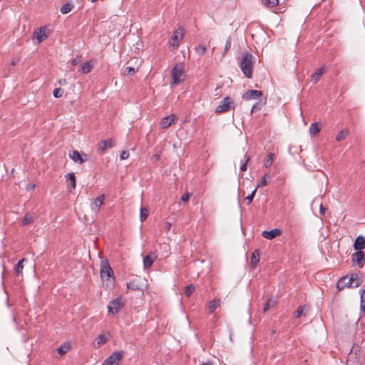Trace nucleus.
Wrapping results in <instances>:
<instances>
[{
	"label": "nucleus",
	"mask_w": 365,
	"mask_h": 365,
	"mask_svg": "<svg viewBox=\"0 0 365 365\" xmlns=\"http://www.w3.org/2000/svg\"><path fill=\"white\" fill-rule=\"evenodd\" d=\"M100 273L102 280H106V287L112 289L115 284L114 273L106 259L101 261Z\"/></svg>",
	"instance_id": "nucleus-1"
},
{
	"label": "nucleus",
	"mask_w": 365,
	"mask_h": 365,
	"mask_svg": "<svg viewBox=\"0 0 365 365\" xmlns=\"http://www.w3.org/2000/svg\"><path fill=\"white\" fill-rule=\"evenodd\" d=\"M254 66V59L251 53H247L240 62V68L245 77L252 78Z\"/></svg>",
	"instance_id": "nucleus-2"
},
{
	"label": "nucleus",
	"mask_w": 365,
	"mask_h": 365,
	"mask_svg": "<svg viewBox=\"0 0 365 365\" xmlns=\"http://www.w3.org/2000/svg\"><path fill=\"white\" fill-rule=\"evenodd\" d=\"M356 279V276L353 274L350 277L347 276L341 277L336 284V288L338 290H342L347 287H358L360 285V282H356L355 284L354 281Z\"/></svg>",
	"instance_id": "nucleus-3"
},
{
	"label": "nucleus",
	"mask_w": 365,
	"mask_h": 365,
	"mask_svg": "<svg viewBox=\"0 0 365 365\" xmlns=\"http://www.w3.org/2000/svg\"><path fill=\"white\" fill-rule=\"evenodd\" d=\"M172 79L173 84H179L184 80L183 78V65L182 63H177L173 68L172 71Z\"/></svg>",
	"instance_id": "nucleus-4"
},
{
	"label": "nucleus",
	"mask_w": 365,
	"mask_h": 365,
	"mask_svg": "<svg viewBox=\"0 0 365 365\" xmlns=\"http://www.w3.org/2000/svg\"><path fill=\"white\" fill-rule=\"evenodd\" d=\"M125 302L122 297H117L112 300L108 306V313L112 314V315H115L123 308Z\"/></svg>",
	"instance_id": "nucleus-5"
},
{
	"label": "nucleus",
	"mask_w": 365,
	"mask_h": 365,
	"mask_svg": "<svg viewBox=\"0 0 365 365\" xmlns=\"http://www.w3.org/2000/svg\"><path fill=\"white\" fill-rule=\"evenodd\" d=\"M184 37V30L182 28H179L174 31L173 34L169 40V44L174 48H177L179 46V43L182 40Z\"/></svg>",
	"instance_id": "nucleus-6"
},
{
	"label": "nucleus",
	"mask_w": 365,
	"mask_h": 365,
	"mask_svg": "<svg viewBox=\"0 0 365 365\" xmlns=\"http://www.w3.org/2000/svg\"><path fill=\"white\" fill-rule=\"evenodd\" d=\"M232 104L233 101L231 98L225 97L220 102L218 106L215 109V113H221L226 112L230 109Z\"/></svg>",
	"instance_id": "nucleus-7"
},
{
	"label": "nucleus",
	"mask_w": 365,
	"mask_h": 365,
	"mask_svg": "<svg viewBox=\"0 0 365 365\" xmlns=\"http://www.w3.org/2000/svg\"><path fill=\"white\" fill-rule=\"evenodd\" d=\"M124 355L123 351H114L109 357L104 361L107 365H118L120 361Z\"/></svg>",
	"instance_id": "nucleus-8"
},
{
	"label": "nucleus",
	"mask_w": 365,
	"mask_h": 365,
	"mask_svg": "<svg viewBox=\"0 0 365 365\" xmlns=\"http://www.w3.org/2000/svg\"><path fill=\"white\" fill-rule=\"evenodd\" d=\"M115 142L112 138L101 140L98 143V151L103 153L108 148H113Z\"/></svg>",
	"instance_id": "nucleus-9"
},
{
	"label": "nucleus",
	"mask_w": 365,
	"mask_h": 365,
	"mask_svg": "<svg viewBox=\"0 0 365 365\" xmlns=\"http://www.w3.org/2000/svg\"><path fill=\"white\" fill-rule=\"evenodd\" d=\"M69 157L73 162L80 164L83 163L88 160V155L86 154L81 155L78 150H73L69 153Z\"/></svg>",
	"instance_id": "nucleus-10"
},
{
	"label": "nucleus",
	"mask_w": 365,
	"mask_h": 365,
	"mask_svg": "<svg viewBox=\"0 0 365 365\" xmlns=\"http://www.w3.org/2000/svg\"><path fill=\"white\" fill-rule=\"evenodd\" d=\"M178 119V117L175 114H171L168 116H165L163 118L160 125L163 129H166L169 128L173 123H175Z\"/></svg>",
	"instance_id": "nucleus-11"
},
{
	"label": "nucleus",
	"mask_w": 365,
	"mask_h": 365,
	"mask_svg": "<svg viewBox=\"0 0 365 365\" xmlns=\"http://www.w3.org/2000/svg\"><path fill=\"white\" fill-rule=\"evenodd\" d=\"M262 96V93L260 91L248 90L242 95V98L245 100L257 99Z\"/></svg>",
	"instance_id": "nucleus-12"
},
{
	"label": "nucleus",
	"mask_w": 365,
	"mask_h": 365,
	"mask_svg": "<svg viewBox=\"0 0 365 365\" xmlns=\"http://www.w3.org/2000/svg\"><path fill=\"white\" fill-rule=\"evenodd\" d=\"M282 234V230L277 228L269 230V231H263L262 233V236L268 240H272Z\"/></svg>",
	"instance_id": "nucleus-13"
},
{
	"label": "nucleus",
	"mask_w": 365,
	"mask_h": 365,
	"mask_svg": "<svg viewBox=\"0 0 365 365\" xmlns=\"http://www.w3.org/2000/svg\"><path fill=\"white\" fill-rule=\"evenodd\" d=\"M105 200V195H101L96 197L94 201L91 203V209L92 210L97 212L101 208V205L103 204Z\"/></svg>",
	"instance_id": "nucleus-14"
},
{
	"label": "nucleus",
	"mask_w": 365,
	"mask_h": 365,
	"mask_svg": "<svg viewBox=\"0 0 365 365\" xmlns=\"http://www.w3.org/2000/svg\"><path fill=\"white\" fill-rule=\"evenodd\" d=\"M365 247V238L362 236H358L354 243V249L356 251H362Z\"/></svg>",
	"instance_id": "nucleus-15"
},
{
	"label": "nucleus",
	"mask_w": 365,
	"mask_h": 365,
	"mask_svg": "<svg viewBox=\"0 0 365 365\" xmlns=\"http://www.w3.org/2000/svg\"><path fill=\"white\" fill-rule=\"evenodd\" d=\"M365 259V254L363 251H356L351 255V259L354 263L360 265L361 262Z\"/></svg>",
	"instance_id": "nucleus-16"
},
{
	"label": "nucleus",
	"mask_w": 365,
	"mask_h": 365,
	"mask_svg": "<svg viewBox=\"0 0 365 365\" xmlns=\"http://www.w3.org/2000/svg\"><path fill=\"white\" fill-rule=\"evenodd\" d=\"M346 365H361L360 360L356 356V354H352L351 353H350L348 355Z\"/></svg>",
	"instance_id": "nucleus-17"
},
{
	"label": "nucleus",
	"mask_w": 365,
	"mask_h": 365,
	"mask_svg": "<svg viewBox=\"0 0 365 365\" xmlns=\"http://www.w3.org/2000/svg\"><path fill=\"white\" fill-rule=\"evenodd\" d=\"M93 67V64L92 61H88L81 65L80 71H81L84 74H87L91 71Z\"/></svg>",
	"instance_id": "nucleus-18"
},
{
	"label": "nucleus",
	"mask_w": 365,
	"mask_h": 365,
	"mask_svg": "<svg viewBox=\"0 0 365 365\" xmlns=\"http://www.w3.org/2000/svg\"><path fill=\"white\" fill-rule=\"evenodd\" d=\"M66 178H67V180L69 181L68 182V187L70 189H75L76 186V176L73 173H68Z\"/></svg>",
	"instance_id": "nucleus-19"
},
{
	"label": "nucleus",
	"mask_w": 365,
	"mask_h": 365,
	"mask_svg": "<svg viewBox=\"0 0 365 365\" xmlns=\"http://www.w3.org/2000/svg\"><path fill=\"white\" fill-rule=\"evenodd\" d=\"M38 43L43 41V40L46 37L45 28L41 27L38 31H36L34 33Z\"/></svg>",
	"instance_id": "nucleus-20"
},
{
	"label": "nucleus",
	"mask_w": 365,
	"mask_h": 365,
	"mask_svg": "<svg viewBox=\"0 0 365 365\" xmlns=\"http://www.w3.org/2000/svg\"><path fill=\"white\" fill-rule=\"evenodd\" d=\"M220 305V299H213L210 302L208 305V310L210 313H213L216 309Z\"/></svg>",
	"instance_id": "nucleus-21"
},
{
	"label": "nucleus",
	"mask_w": 365,
	"mask_h": 365,
	"mask_svg": "<svg viewBox=\"0 0 365 365\" xmlns=\"http://www.w3.org/2000/svg\"><path fill=\"white\" fill-rule=\"evenodd\" d=\"M324 72L325 69L324 67L318 68L312 76V81L315 83L317 82Z\"/></svg>",
	"instance_id": "nucleus-22"
},
{
	"label": "nucleus",
	"mask_w": 365,
	"mask_h": 365,
	"mask_svg": "<svg viewBox=\"0 0 365 365\" xmlns=\"http://www.w3.org/2000/svg\"><path fill=\"white\" fill-rule=\"evenodd\" d=\"M260 258L259 252L257 250H254L251 256V264L253 267L256 266Z\"/></svg>",
	"instance_id": "nucleus-23"
},
{
	"label": "nucleus",
	"mask_w": 365,
	"mask_h": 365,
	"mask_svg": "<svg viewBox=\"0 0 365 365\" xmlns=\"http://www.w3.org/2000/svg\"><path fill=\"white\" fill-rule=\"evenodd\" d=\"M321 128L317 123H312L309 127V133L311 135H316L320 132Z\"/></svg>",
	"instance_id": "nucleus-24"
},
{
	"label": "nucleus",
	"mask_w": 365,
	"mask_h": 365,
	"mask_svg": "<svg viewBox=\"0 0 365 365\" xmlns=\"http://www.w3.org/2000/svg\"><path fill=\"white\" fill-rule=\"evenodd\" d=\"M127 289L133 290V291H138L140 290L141 287L139 285L138 282L136 280L130 281V282L127 283Z\"/></svg>",
	"instance_id": "nucleus-25"
},
{
	"label": "nucleus",
	"mask_w": 365,
	"mask_h": 365,
	"mask_svg": "<svg viewBox=\"0 0 365 365\" xmlns=\"http://www.w3.org/2000/svg\"><path fill=\"white\" fill-rule=\"evenodd\" d=\"M26 261V259L25 258H23L21 259H20L19 261V262L15 265L14 267V272L16 274H19L20 273L22 272V270L24 269V264L23 263Z\"/></svg>",
	"instance_id": "nucleus-26"
},
{
	"label": "nucleus",
	"mask_w": 365,
	"mask_h": 365,
	"mask_svg": "<svg viewBox=\"0 0 365 365\" xmlns=\"http://www.w3.org/2000/svg\"><path fill=\"white\" fill-rule=\"evenodd\" d=\"M73 8V5L71 3H66L61 6V8L60 9V11L63 14H66L69 13Z\"/></svg>",
	"instance_id": "nucleus-27"
},
{
	"label": "nucleus",
	"mask_w": 365,
	"mask_h": 365,
	"mask_svg": "<svg viewBox=\"0 0 365 365\" xmlns=\"http://www.w3.org/2000/svg\"><path fill=\"white\" fill-rule=\"evenodd\" d=\"M69 349H70L69 344H63V345H61L60 347H58L56 349V351L58 352V354H59L61 356H62V355H64L65 354H66Z\"/></svg>",
	"instance_id": "nucleus-28"
},
{
	"label": "nucleus",
	"mask_w": 365,
	"mask_h": 365,
	"mask_svg": "<svg viewBox=\"0 0 365 365\" xmlns=\"http://www.w3.org/2000/svg\"><path fill=\"white\" fill-rule=\"evenodd\" d=\"M273 158H274V154L272 153H269L266 158L264 160V166L266 168H269L272 165L273 163Z\"/></svg>",
	"instance_id": "nucleus-29"
},
{
	"label": "nucleus",
	"mask_w": 365,
	"mask_h": 365,
	"mask_svg": "<svg viewBox=\"0 0 365 365\" xmlns=\"http://www.w3.org/2000/svg\"><path fill=\"white\" fill-rule=\"evenodd\" d=\"M153 263V259L150 255H146L143 258V265L145 269L150 268Z\"/></svg>",
	"instance_id": "nucleus-30"
},
{
	"label": "nucleus",
	"mask_w": 365,
	"mask_h": 365,
	"mask_svg": "<svg viewBox=\"0 0 365 365\" xmlns=\"http://www.w3.org/2000/svg\"><path fill=\"white\" fill-rule=\"evenodd\" d=\"M148 209L147 207H142L140 210V220L143 222H144L148 216Z\"/></svg>",
	"instance_id": "nucleus-31"
},
{
	"label": "nucleus",
	"mask_w": 365,
	"mask_h": 365,
	"mask_svg": "<svg viewBox=\"0 0 365 365\" xmlns=\"http://www.w3.org/2000/svg\"><path fill=\"white\" fill-rule=\"evenodd\" d=\"M262 4L267 7H274L278 5L279 0H262Z\"/></svg>",
	"instance_id": "nucleus-32"
},
{
	"label": "nucleus",
	"mask_w": 365,
	"mask_h": 365,
	"mask_svg": "<svg viewBox=\"0 0 365 365\" xmlns=\"http://www.w3.org/2000/svg\"><path fill=\"white\" fill-rule=\"evenodd\" d=\"M349 133V130L346 129H344L341 130L336 135V140L339 142L345 139V138L347 136Z\"/></svg>",
	"instance_id": "nucleus-33"
},
{
	"label": "nucleus",
	"mask_w": 365,
	"mask_h": 365,
	"mask_svg": "<svg viewBox=\"0 0 365 365\" xmlns=\"http://www.w3.org/2000/svg\"><path fill=\"white\" fill-rule=\"evenodd\" d=\"M231 43H232V38L230 36H229L226 40L225 49L222 52V56H225L226 55V53L229 51V50L231 48Z\"/></svg>",
	"instance_id": "nucleus-34"
},
{
	"label": "nucleus",
	"mask_w": 365,
	"mask_h": 365,
	"mask_svg": "<svg viewBox=\"0 0 365 365\" xmlns=\"http://www.w3.org/2000/svg\"><path fill=\"white\" fill-rule=\"evenodd\" d=\"M184 289H185V294L186 295V297H189L191 296V294L194 292L195 287L192 284H189V285H187L186 287H185Z\"/></svg>",
	"instance_id": "nucleus-35"
},
{
	"label": "nucleus",
	"mask_w": 365,
	"mask_h": 365,
	"mask_svg": "<svg viewBox=\"0 0 365 365\" xmlns=\"http://www.w3.org/2000/svg\"><path fill=\"white\" fill-rule=\"evenodd\" d=\"M306 308V306H304V307H299L295 313H294V317L296 318H299L302 316H305L306 314L304 312V309Z\"/></svg>",
	"instance_id": "nucleus-36"
},
{
	"label": "nucleus",
	"mask_w": 365,
	"mask_h": 365,
	"mask_svg": "<svg viewBox=\"0 0 365 365\" xmlns=\"http://www.w3.org/2000/svg\"><path fill=\"white\" fill-rule=\"evenodd\" d=\"M195 50L198 55L203 56L207 50V48L203 45H198L195 46Z\"/></svg>",
	"instance_id": "nucleus-37"
},
{
	"label": "nucleus",
	"mask_w": 365,
	"mask_h": 365,
	"mask_svg": "<svg viewBox=\"0 0 365 365\" xmlns=\"http://www.w3.org/2000/svg\"><path fill=\"white\" fill-rule=\"evenodd\" d=\"M135 70L133 67L127 66L123 71V75L132 76L135 74Z\"/></svg>",
	"instance_id": "nucleus-38"
},
{
	"label": "nucleus",
	"mask_w": 365,
	"mask_h": 365,
	"mask_svg": "<svg viewBox=\"0 0 365 365\" xmlns=\"http://www.w3.org/2000/svg\"><path fill=\"white\" fill-rule=\"evenodd\" d=\"M33 222V218L29 215H26L21 220V224L24 226L28 225Z\"/></svg>",
	"instance_id": "nucleus-39"
},
{
	"label": "nucleus",
	"mask_w": 365,
	"mask_h": 365,
	"mask_svg": "<svg viewBox=\"0 0 365 365\" xmlns=\"http://www.w3.org/2000/svg\"><path fill=\"white\" fill-rule=\"evenodd\" d=\"M107 338L104 334H100L97 338V344L98 346L104 344L107 342Z\"/></svg>",
	"instance_id": "nucleus-40"
},
{
	"label": "nucleus",
	"mask_w": 365,
	"mask_h": 365,
	"mask_svg": "<svg viewBox=\"0 0 365 365\" xmlns=\"http://www.w3.org/2000/svg\"><path fill=\"white\" fill-rule=\"evenodd\" d=\"M256 191H257V187H255L254 189V190L251 192V194H250L248 196L246 197L245 200L247 201L248 205L252 202L254 197L255 195Z\"/></svg>",
	"instance_id": "nucleus-41"
},
{
	"label": "nucleus",
	"mask_w": 365,
	"mask_h": 365,
	"mask_svg": "<svg viewBox=\"0 0 365 365\" xmlns=\"http://www.w3.org/2000/svg\"><path fill=\"white\" fill-rule=\"evenodd\" d=\"M63 94V90L61 88H57L53 91V96L55 98H60Z\"/></svg>",
	"instance_id": "nucleus-42"
},
{
	"label": "nucleus",
	"mask_w": 365,
	"mask_h": 365,
	"mask_svg": "<svg viewBox=\"0 0 365 365\" xmlns=\"http://www.w3.org/2000/svg\"><path fill=\"white\" fill-rule=\"evenodd\" d=\"M245 163L241 165L240 170L241 171H245L247 168V163L250 161V158L245 155Z\"/></svg>",
	"instance_id": "nucleus-43"
},
{
	"label": "nucleus",
	"mask_w": 365,
	"mask_h": 365,
	"mask_svg": "<svg viewBox=\"0 0 365 365\" xmlns=\"http://www.w3.org/2000/svg\"><path fill=\"white\" fill-rule=\"evenodd\" d=\"M266 175H264L262 178L261 179V181L258 184L257 187H263V186H265L267 185V179H266Z\"/></svg>",
	"instance_id": "nucleus-44"
},
{
	"label": "nucleus",
	"mask_w": 365,
	"mask_h": 365,
	"mask_svg": "<svg viewBox=\"0 0 365 365\" xmlns=\"http://www.w3.org/2000/svg\"><path fill=\"white\" fill-rule=\"evenodd\" d=\"M262 104L260 103H256L252 108L251 112L253 113L261 109Z\"/></svg>",
	"instance_id": "nucleus-45"
},
{
	"label": "nucleus",
	"mask_w": 365,
	"mask_h": 365,
	"mask_svg": "<svg viewBox=\"0 0 365 365\" xmlns=\"http://www.w3.org/2000/svg\"><path fill=\"white\" fill-rule=\"evenodd\" d=\"M171 227H172V223L171 222H166L165 223V225L163 227V229L165 230V232H168L170 231V230L171 229Z\"/></svg>",
	"instance_id": "nucleus-46"
},
{
	"label": "nucleus",
	"mask_w": 365,
	"mask_h": 365,
	"mask_svg": "<svg viewBox=\"0 0 365 365\" xmlns=\"http://www.w3.org/2000/svg\"><path fill=\"white\" fill-rule=\"evenodd\" d=\"M190 194L188 192L184 193L181 197V200L184 202H187L189 200Z\"/></svg>",
	"instance_id": "nucleus-47"
},
{
	"label": "nucleus",
	"mask_w": 365,
	"mask_h": 365,
	"mask_svg": "<svg viewBox=\"0 0 365 365\" xmlns=\"http://www.w3.org/2000/svg\"><path fill=\"white\" fill-rule=\"evenodd\" d=\"M128 157H129L128 152H127L125 150H123L121 152V153H120V159L121 160H125V159L128 158Z\"/></svg>",
	"instance_id": "nucleus-48"
},
{
	"label": "nucleus",
	"mask_w": 365,
	"mask_h": 365,
	"mask_svg": "<svg viewBox=\"0 0 365 365\" xmlns=\"http://www.w3.org/2000/svg\"><path fill=\"white\" fill-rule=\"evenodd\" d=\"M270 302H271V300L269 299L267 301V302L265 303L264 306V312H267V310L269 309L270 308Z\"/></svg>",
	"instance_id": "nucleus-49"
},
{
	"label": "nucleus",
	"mask_w": 365,
	"mask_h": 365,
	"mask_svg": "<svg viewBox=\"0 0 365 365\" xmlns=\"http://www.w3.org/2000/svg\"><path fill=\"white\" fill-rule=\"evenodd\" d=\"M361 302H365V289L361 293Z\"/></svg>",
	"instance_id": "nucleus-50"
},
{
	"label": "nucleus",
	"mask_w": 365,
	"mask_h": 365,
	"mask_svg": "<svg viewBox=\"0 0 365 365\" xmlns=\"http://www.w3.org/2000/svg\"><path fill=\"white\" fill-rule=\"evenodd\" d=\"M159 159H160V155H159L158 154H155V155H153V157H152V160H153V161H157V160H158Z\"/></svg>",
	"instance_id": "nucleus-51"
},
{
	"label": "nucleus",
	"mask_w": 365,
	"mask_h": 365,
	"mask_svg": "<svg viewBox=\"0 0 365 365\" xmlns=\"http://www.w3.org/2000/svg\"><path fill=\"white\" fill-rule=\"evenodd\" d=\"M360 309L361 311L365 312V302H360Z\"/></svg>",
	"instance_id": "nucleus-52"
},
{
	"label": "nucleus",
	"mask_w": 365,
	"mask_h": 365,
	"mask_svg": "<svg viewBox=\"0 0 365 365\" xmlns=\"http://www.w3.org/2000/svg\"><path fill=\"white\" fill-rule=\"evenodd\" d=\"M79 61H80L79 59L74 58V59L72 60L71 63H72V65H76V64H78L79 63Z\"/></svg>",
	"instance_id": "nucleus-53"
},
{
	"label": "nucleus",
	"mask_w": 365,
	"mask_h": 365,
	"mask_svg": "<svg viewBox=\"0 0 365 365\" xmlns=\"http://www.w3.org/2000/svg\"><path fill=\"white\" fill-rule=\"evenodd\" d=\"M320 212L323 215L325 214V208L322 205L320 206Z\"/></svg>",
	"instance_id": "nucleus-54"
},
{
	"label": "nucleus",
	"mask_w": 365,
	"mask_h": 365,
	"mask_svg": "<svg viewBox=\"0 0 365 365\" xmlns=\"http://www.w3.org/2000/svg\"><path fill=\"white\" fill-rule=\"evenodd\" d=\"M66 79H63V81H59V83H60V84H65V83H66Z\"/></svg>",
	"instance_id": "nucleus-55"
},
{
	"label": "nucleus",
	"mask_w": 365,
	"mask_h": 365,
	"mask_svg": "<svg viewBox=\"0 0 365 365\" xmlns=\"http://www.w3.org/2000/svg\"><path fill=\"white\" fill-rule=\"evenodd\" d=\"M34 187H35V185H34V184H33V185H31V189H34Z\"/></svg>",
	"instance_id": "nucleus-56"
},
{
	"label": "nucleus",
	"mask_w": 365,
	"mask_h": 365,
	"mask_svg": "<svg viewBox=\"0 0 365 365\" xmlns=\"http://www.w3.org/2000/svg\"><path fill=\"white\" fill-rule=\"evenodd\" d=\"M91 2L94 3V2L97 1L98 0H91Z\"/></svg>",
	"instance_id": "nucleus-57"
},
{
	"label": "nucleus",
	"mask_w": 365,
	"mask_h": 365,
	"mask_svg": "<svg viewBox=\"0 0 365 365\" xmlns=\"http://www.w3.org/2000/svg\"><path fill=\"white\" fill-rule=\"evenodd\" d=\"M102 365H107L105 362H103V364Z\"/></svg>",
	"instance_id": "nucleus-58"
}]
</instances>
